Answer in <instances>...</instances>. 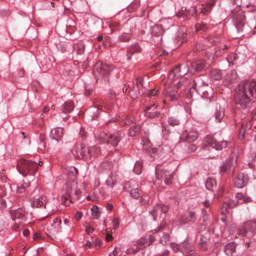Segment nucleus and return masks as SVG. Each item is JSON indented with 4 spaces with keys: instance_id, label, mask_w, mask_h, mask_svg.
<instances>
[{
    "instance_id": "1",
    "label": "nucleus",
    "mask_w": 256,
    "mask_h": 256,
    "mask_svg": "<svg viewBox=\"0 0 256 256\" xmlns=\"http://www.w3.org/2000/svg\"><path fill=\"white\" fill-rule=\"evenodd\" d=\"M256 98V80H244L241 82L236 88L234 101L237 108L246 112Z\"/></svg>"
},
{
    "instance_id": "2",
    "label": "nucleus",
    "mask_w": 256,
    "mask_h": 256,
    "mask_svg": "<svg viewBox=\"0 0 256 256\" xmlns=\"http://www.w3.org/2000/svg\"><path fill=\"white\" fill-rule=\"evenodd\" d=\"M227 144V142L224 140L217 142L212 136H208L204 139V144L210 147L208 150L210 154L208 158H218V151L226 148Z\"/></svg>"
},
{
    "instance_id": "3",
    "label": "nucleus",
    "mask_w": 256,
    "mask_h": 256,
    "mask_svg": "<svg viewBox=\"0 0 256 256\" xmlns=\"http://www.w3.org/2000/svg\"><path fill=\"white\" fill-rule=\"evenodd\" d=\"M94 150H98L96 152L97 154L100 153V150L98 146H96L90 150H88L84 144L80 142L75 145L72 152L74 158L78 160L84 159L85 160L88 158V155L92 156V152ZM90 158H92V157H90Z\"/></svg>"
},
{
    "instance_id": "4",
    "label": "nucleus",
    "mask_w": 256,
    "mask_h": 256,
    "mask_svg": "<svg viewBox=\"0 0 256 256\" xmlns=\"http://www.w3.org/2000/svg\"><path fill=\"white\" fill-rule=\"evenodd\" d=\"M114 68L112 64L98 62L94 66L93 72L95 76L99 79L100 78L104 80H108V76Z\"/></svg>"
},
{
    "instance_id": "5",
    "label": "nucleus",
    "mask_w": 256,
    "mask_h": 256,
    "mask_svg": "<svg viewBox=\"0 0 256 256\" xmlns=\"http://www.w3.org/2000/svg\"><path fill=\"white\" fill-rule=\"evenodd\" d=\"M76 183L74 182L66 184L64 193L62 195V201L66 206H68L73 200L77 198L78 191L76 190Z\"/></svg>"
},
{
    "instance_id": "6",
    "label": "nucleus",
    "mask_w": 256,
    "mask_h": 256,
    "mask_svg": "<svg viewBox=\"0 0 256 256\" xmlns=\"http://www.w3.org/2000/svg\"><path fill=\"white\" fill-rule=\"evenodd\" d=\"M121 133L117 132L116 134L110 136L104 132H101L96 136L97 142L100 143H106L110 144L112 146H116L120 140Z\"/></svg>"
},
{
    "instance_id": "7",
    "label": "nucleus",
    "mask_w": 256,
    "mask_h": 256,
    "mask_svg": "<svg viewBox=\"0 0 256 256\" xmlns=\"http://www.w3.org/2000/svg\"><path fill=\"white\" fill-rule=\"evenodd\" d=\"M192 73L193 72L191 68H188V64H180L174 68L169 73L168 78L171 80H173L180 76H182L186 74L188 72Z\"/></svg>"
},
{
    "instance_id": "8",
    "label": "nucleus",
    "mask_w": 256,
    "mask_h": 256,
    "mask_svg": "<svg viewBox=\"0 0 256 256\" xmlns=\"http://www.w3.org/2000/svg\"><path fill=\"white\" fill-rule=\"evenodd\" d=\"M256 230V222L248 221L238 228V234L241 236L250 237Z\"/></svg>"
},
{
    "instance_id": "9",
    "label": "nucleus",
    "mask_w": 256,
    "mask_h": 256,
    "mask_svg": "<svg viewBox=\"0 0 256 256\" xmlns=\"http://www.w3.org/2000/svg\"><path fill=\"white\" fill-rule=\"evenodd\" d=\"M19 172L24 176H26L31 170L37 168V165L34 161H19L17 165Z\"/></svg>"
},
{
    "instance_id": "10",
    "label": "nucleus",
    "mask_w": 256,
    "mask_h": 256,
    "mask_svg": "<svg viewBox=\"0 0 256 256\" xmlns=\"http://www.w3.org/2000/svg\"><path fill=\"white\" fill-rule=\"evenodd\" d=\"M134 88H136L137 90L135 92L132 90L129 91L133 99L137 98L138 96L146 93V89L143 86L142 80L140 78H136V85Z\"/></svg>"
},
{
    "instance_id": "11",
    "label": "nucleus",
    "mask_w": 256,
    "mask_h": 256,
    "mask_svg": "<svg viewBox=\"0 0 256 256\" xmlns=\"http://www.w3.org/2000/svg\"><path fill=\"white\" fill-rule=\"evenodd\" d=\"M160 115V112L156 110V106L155 104H152L148 106L144 112L145 116L153 118L158 117Z\"/></svg>"
},
{
    "instance_id": "12",
    "label": "nucleus",
    "mask_w": 256,
    "mask_h": 256,
    "mask_svg": "<svg viewBox=\"0 0 256 256\" xmlns=\"http://www.w3.org/2000/svg\"><path fill=\"white\" fill-rule=\"evenodd\" d=\"M197 138L198 134L194 130H190L189 131L186 130L183 134L182 138L184 139V141H186L189 144L194 142L196 140Z\"/></svg>"
},
{
    "instance_id": "13",
    "label": "nucleus",
    "mask_w": 256,
    "mask_h": 256,
    "mask_svg": "<svg viewBox=\"0 0 256 256\" xmlns=\"http://www.w3.org/2000/svg\"><path fill=\"white\" fill-rule=\"evenodd\" d=\"M128 188H130L128 190L132 197L136 199L140 198L138 185L134 182H128L124 186L125 188L128 189Z\"/></svg>"
},
{
    "instance_id": "14",
    "label": "nucleus",
    "mask_w": 256,
    "mask_h": 256,
    "mask_svg": "<svg viewBox=\"0 0 256 256\" xmlns=\"http://www.w3.org/2000/svg\"><path fill=\"white\" fill-rule=\"evenodd\" d=\"M63 132L62 128L60 127L54 128L51 130L50 136L56 141L60 142L62 140Z\"/></svg>"
},
{
    "instance_id": "15",
    "label": "nucleus",
    "mask_w": 256,
    "mask_h": 256,
    "mask_svg": "<svg viewBox=\"0 0 256 256\" xmlns=\"http://www.w3.org/2000/svg\"><path fill=\"white\" fill-rule=\"evenodd\" d=\"M195 219L194 212H189L182 214L179 220L180 224H186L188 222H192Z\"/></svg>"
},
{
    "instance_id": "16",
    "label": "nucleus",
    "mask_w": 256,
    "mask_h": 256,
    "mask_svg": "<svg viewBox=\"0 0 256 256\" xmlns=\"http://www.w3.org/2000/svg\"><path fill=\"white\" fill-rule=\"evenodd\" d=\"M168 210V207L167 206L162 204H158L154 207V209L150 211L149 212L150 215H151L153 218V220H155L156 216V212L160 210L164 213H166Z\"/></svg>"
},
{
    "instance_id": "17",
    "label": "nucleus",
    "mask_w": 256,
    "mask_h": 256,
    "mask_svg": "<svg viewBox=\"0 0 256 256\" xmlns=\"http://www.w3.org/2000/svg\"><path fill=\"white\" fill-rule=\"evenodd\" d=\"M150 245V243L146 242V238H141L138 243V246L136 248L142 249L143 248L148 246ZM137 249H134V248H130L128 250L126 251V254H134L136 252Z\"/></svg>"
},
{
    "instance_id": "18",
    "label": "nucleus",
    "mask_w": 256,
    "mask_h": 256,
    "mask_svg": "<svg viewBox=\"0 0 256 256\" xmlns=\"http://www.w3.org/2000/svg\"><path fill=\"white\" fill-rule=\"evenodd\" d=\"M31 204L33 208L45 206V198L42 196H36L32 200Z\"/></svg>"
},
{
    "instance_id": "19",
    "label": "nucleus",
    "mask_w": 256,
    "mask_h": 256,
    "mask_svg": "<svg viewBox=\"0 0 256 256\" xmlns=\"http://www.w3.org/2000/svg\"><path fill=\"white\" fill-rule=\"evenodd\" d=\"M189 244L187 242H183L180 245H178L176 244H171V247L173 249L174 252H177L178 250H180L182 252H189L192 250V248L189 250L188 248Z\"/></svg>"
},
{
    "instance_id": "20",
    "label": "nucleus",
    "mask_w": 256,
    "mask_h": 256,
    "mask_svg": "<svg viewBox=\"0 0 256 256\" xmlns=\"http://www.w3.org/2000/svg\"><path fill=\"white\" fill-rule=\"evenodd\" d=\"M169 173L170 172L168 170H162L160 173L156 171V174L158 179L164 178V183L167 185H169L171 184V181L168 180Z\"/></svg>"
},
{
    "instance_id": "21",
    "label": "nucleus",
    "mask_w": 256,
    "mask_h": 256,
    "mask_svg": "<svg viewBox=\"0 0 256 256\" xmlns=\"http://www.w3.org/2000/svg\"><path fill=\"white\" fill-rule=\"evenodd\" d=\"M206 67L205 63L202 60H198L191 64V68L194 72L204 70Z\"/></svg>"
},
{
    "instance_id": "22",
    "label": "nucleus",
    "mask_w": 256,
    "mask_h": 256,
    "mask_svg": "<svg viewBox=\"0 0 256 256\" xmlns=\"http://www.w3.org/2000/svg\"><path fill=\"white\" fill-rule=\"evenodd\" d=\"M74 108L72 101L69 100L64 103L60 107V110L64 114H68L72 112Z\"/></svg>"
},
{
    "instance_id": "23",
    "label": "nucleus",
    "mask_w": 256,
    "mask_h": 256,
    "mask_svg": "<svg viewBox=\"0 0 256 256\" xmlns=\"http://www.w3.org/2000/svg\"><path fill=\"white\" fill-rule=\"evenodd\" d=\"M141 48L138 44H135L128 49L126 56L128 60H130V57L134 54V52H141Z\"/></svg>"
},
{
    "instance_id": "24",
    "label": "nucleus",
    "mask_w": 256,
    "mask_h": 256,
    "mask_svg": "<svg viewBox=\"0 0 256 256\" xmlns=\"http://www.w3.org/2000/svg\"><path fill=\"white\" fill-rule=\"evenodd\" d=\"M247 180V178H245L243 174H239L235 182V185L238 188H242L246 185Z\"/></svg>"
},
{
    "instance_id": "25",
    "label": "nucleus",
    "mask_w": 256,
    "mask_h": 256,
    "mask_svg": "<svg viewBox=\"0 0 256 256\" xmlns=\"http://www.w3.org/2000/svg\"><path fill=\"white\" fill-rule=\"evenodd\" d=\"M24 211L22 208H18L13 210L11 212L12 220L16 221L17 220H21L24 218Z\"/></svg>"
},
{
    "instance_id": "26",
    "label": "nucleus",
    "mask_w": 256,
    "mask_h": 256,
    "mask_svg": "<svg viewBox=\"0 0 256 256\" xmlns=\"http://www.w3.org/2000/svg\"><path fill=\"white\" fill-rule=\"evenodd\" d=\"M236 246L233 242L228 244L224 248V252L226 255L228 256H234L235 252Z\"/></svg>"
},
{
    "instance_id": "27",
    "label": "nucleus",
    "mask_w": 256,
    "mask_h": 256,
    "mask_svg": "<svg viewBox=\"0 0 256 256\" xmlns=\"http://www.w3.org/2000/svg\"><path fill=\"white\" fill-rule=\"evenodd\" d=\"M164 92L166 98H170L172 101L176 100L178 98L177 92L170 88L166 90Z\"/></svg>"
},
{
    "instance_id": "28",
    "label": "nucleus",
    "mask_w": 256,
    "mask_h": 256,
    "mask_svg": "<svg viewBox=\"0 0 256 256\" xmlns=\"http://www.w3.org/2000/svg\"><path fill=\"white\" fill-rule=\"evenodd\" d=\"M224 108L220 106L218 108H216L214 113L216 120L218 122H220L224 118Z\"/></svg>"
},
{
    "instance_id": "29",
    "label": "nucleus",
    "mask_w": 256,
    "mask_h": 256,
    "mask_svg": "<svg viewBox=\"0 0 256 256\" xmlns=\"http://www.w3.org/2000/svg\"><path fill=\"white\" fill-rule=\"evenodd\" d=\"M30 185V182L27 181H23L17 186L16 192L19 194H22L24 192L26 188L29 187Z\"/></svg>"
},
{
    "instance_id": "30",
    "label": "nucleus",
    "mask_w": 256,
    "mask_h": 256,
    "mask_svg": "<svg viewBox=\"0 0 256 256\" xmlns=\"http://www.w3.org/2000/svg\"><path fill=\"white\" fill-rule=\"evenodd\" d=\"M236 78V74L234 70L231 71L226 74L225 76V80L230 84H232L235 82Z\"/></svg>"
},
{
    "instance_id": "31",
    "label": "nucleus",
    "mask_w": 256,
    "mask_h": 256,
    "mask_svg": "<svg viewBox=\"0 0 256 256\" xmlns=\"http://www.w3.org/2000/svg\"><path fill=\"white\" fill-rule=\"evenodd\" d=\"M162 29V26L155 25L151 28L152 34L154 36L160 35L163 32Z\"/></svg>"
},
{
    "instance_id": "32",
    "label": "nucleus",
    "mask_w": 256,
    "mask_h": 256,
    "mask_svg": "<svg viewBox=\"0 0 256 256\" xmlns=\"http://www.w3.org/2000/svg\"><path fill=\"white\" fill-rule=\"evenodd\" d=\"M210 76L214 80H218L222 78L220 72L218 70H212L210 72Z\"/></svg>"
},
{
    "instance_id": "33",
    "label": "nucleus",
    "mask_w": 256,
    "mask_h": 256,
    "mask_svg": "<svg viewBox=\"0 0 256 256\" xmlns=\"http://www.w3.org/2000/svg\"><path fill=\"white\" fill-rule=\"evenodd\" d=\"M216 185V182L212 178H208L206 182V187L208 190H211Z\"/></svg>"
},
{
    "instance_id": "34",
    "label": "nucleus",
    "mask_w": 256,
    "mask_h": 256,
    "mask_svg": "<svg viewBox=\"0 0 256 256\" xmlns=\"http://www.w3.org/2000/svg\"><path fill=\"white\" fill-rule=\"evenodd\" d=\"M61 220L58 218H55L53 221V224H51L52 227L53 228L54 232H57L60 229Z\"/></svg>"
},
{
    "instance_id": "35",
    "label": "nucleus",
    "mask_w": 256,
    "mask_h": 256,
    "mask_svg": "<svg viewBox=\"0 0 256 256\" xmlns=\"http://www.w3.org/2000/svg\"><path fill=\"white\" fill-rule=\"evenodd\" d=\"M92 214V218L95 219H98L100 216V212L99 211L98 208L96 206H93L91 208Z\"/></svg>"
},
{
    "instance_id": "36",
    "label": "nucleus",
    "mask_w": 256,
    "mask_h": 256,
    "mask_svg": "<svg viewBox=\"0 0 256 256\" xmlns=\"http://www.w3.org/2000/svg\"><path fill=\"white\" fill-rule=\"evenodd\" d=\"M140 129L138 126H132L129 130L128 134L130 136H134L137 135L140 132Z\"/></svg>"
},
{
    "instance_id": "37",
    "label": "nucleus",
    "mask_w": 256,
    "mask_h": 256,
    "mask_svg": "<svg viewBox=\"0 0 256 256\" xmlns=\"http://www.w3.org/2000/svg\"><path fill=\"white\" fill-rule=\"evenodd\" d=\"M169 240V236L167 233H163L160 240V242L162 245L166 244Z\"/></svg>"
},
{
    "instance_id": "38",
    "label": "nucleus",
    "mask_w": 256,
    "mask_h": 256,
    "mask_svg": "<svg viewBox=\"0 0 256 256\" xmlns=\"http://www.w3.org/2000/svg\"><path fill=\"white\" fill-rule=\"evenodd\" d=\"M130 38V35L128 33H124L118 36V39L122 42H126Z\"/></svg>"
},
{
    "instance_id": "39",
    "label": "nucleus",
    "mask_w": 256,
    "mask_h": 256,
    "mask_svg": "<svg viewBox=\"0 0 256 256\" xmlns=\"http://www.w3.org/2000/svg\"><path fill=\"white\" fill-rule=\"evenodd\" d=\"M168 124L172 126H178L180 124V120L175 117H170L168 120Z\"/></svg>"
},
{
    "instance_id": "40",
    "label": "nucleus",
    "mask_w": 256,
    "mask_h": 256,
    "mask_svg": "<svg viewBox=\"0 0 256 256\" xmlns=\"http://www.w3.org/2000/svg\"><path fill=\"white\" fill-rule=\"evenodd\" d=\"M195 28L196 32L200 30L204 31L207 29L208 26L204 24H198L195 26Z\"/></svg>"
},
{
    "instance_id": "41",
    "label": "nucleus",
    "mask_w": 256,
    "mask_h": 256,
    "mask_svg": "<svg viewBox=\"0 0 256 256\" xmlns=\"http://www.w3.org/2000/svg\"><path fill=\"white\" fill-rule=\"evenodd\" d=\"M206 47L207 46L206 44L202 43L200 42L196 44L194 48V50H196V51H200V50L206 49Z\"/></svg>"
},
{
    "instance_id": "42",
    "label": "nucleus",
    "mask_w": 256,
    "mask_h": 256,
    "mask_svg": "<svg viewBox=\"0 0 256 256\" xmlns=\"http://www.w3.org/2000/svg\"><path fill=\"white\" fill-rule=\"evenodd\" d=\"M115 180L116 178L114 176H110L106 180V184L108 186L112 188L115 184Z\"/></svg>"
},
{
    "instance_id": "43",
    "label": "nucleus",
    "mask_w": 256,
    "mask_h": 256,
    "mask_svg": "<svg viewBox=\"0 0 256 256\" xmlns=\"http://www.w3.org/2000/svg\"><path fill=\"white\" fill-rule=\"evenodd\" d=\"M246 130V128L244 126V123L243 122L242 124L241 128L239 130V138L242 140L244 137V134H245Z\"/></svg>"
},
{
    "instance_id": "44",
    "label": "nucleus",
    "mask_w": 256,
    "mask_h": 256,
    "mask_svg": "<svg viewBox=\"0 0 256 256\" xmlns=\"http://www.w3.org/2000/svg\"><path fill=\"white\" fill-rule=\"evenodd\" d=\"M228 208H230L229 206V204H228V202H224L222 206V213L224 214L225 212H227Z\"/></svg>"
},
{
    "instance_id": "45",
    "label": "nucleus",
    "mask_w": 256,
    "mask_h": 256,
    "mask_svg": "<svg viewBox=\"0 0 256 256\" xmlns=\"http://www.w3.org/2000/svg\"><path fill=\"white\" fill-rule=\"evenodd\" d=\"M254 116H253L252 119L249 120L248 122L246 124V126L248 128H251L252 126H254V128L256 130V125H254Z\"/></svg>"
},
{
    "instance_id": "46",
    "label": "nucleus",
    "mask_w": 256,
    "mask_h": 256,
    "mask_svg": "<svg viewBox=\"0 0 256 256\" xmlns=\"http://www.w3.org/2000/svg\"><path fill=\"white\" fill-rule=\"evenodd\" d=\"M158 94V92L156 89H152L149 90L147 96H156Z\"/></svg>"
},
{
    "instance_id": "47",
    "label": "nucleus",
    "mask_w": 256,
    "mask_h": 256,
    "mask_svg": "<svg viewBox=\"0 0 256 256\" xmlns=\"http://www.w3.org/2000/svg\"><path fill=\"white\" fill-rule=\"evenodd\" d=\"M238 203V200H231L228 204H229V206L230 208H234L236 206Z\"/></svg>"
},
{
    "instance_id": "48",
    "label": "nucleus",
    "mask_w": 256,
    "mask_h": 256,
    "mask_svg": "<svg viewBox=\"0 0 256 256\" xmlns=\"http://www.w3.org/2000/svg\"><path fill=\"white\" fill-rule=\"evenodd\" d=\"M113 222H114V230H116L119 226L120 220L118 218H115Z\"/></svg>"
},
{
    "instance_id": "49",
    "label": "nucleus",
    "mask_w": 256,
    "mask_h": 256,
    "mask_svg": "<svg viewBox=\"0 0 256 256\" xmlns=\"http://www.w3.org/2000/svg\"><path fill=\"white\" fill-rule=\"evenodd\" d=\"M188 152H194V150H196V144H189V146H188Z\"/></svg>"
},
{
    "instance_id": "50",
    "label": "nucleus",
    "mask_w": 256,
    "mask_h": 256,
    "mask_svg": "<svg viewBox=\"0 0 256 256\" xmlns=\"http://www.w3.org/2000/svg\"><path fill=\"white\" fill-rule=\"evenodd\" d=\"M231 161H226L225 163L224 164L222 170L224 171H226L228 170L230 163Z\"/></svg>"
},
{
    "instance_id": "51",
    "label": "nucleus",
    "mask_w": 256,
    "mask_h": 256,
    "mask_svg": "<svg viewBox=\"0 0 256 256\" xmlns=\"http://www.w3.org/2000/svg\"><path fill=\"white\" fill-rule=\"evenodd\" d=\"M79 135L82 137V139L84 138L86 136V133L84 131L83 128H81L80 132H79Z\"/></svg>"
},
{
    "instance_id": "52",
    "label": "nucleus",
    "mask_w": 256,
    "mask_h": 256,
    "mask_svg": "<svg viewBox=\"0 0 256 256\" xmlns=\"http://www.w3.org/2000/svg\"><path fill=\"white\" fill-rule=\"evenodd\" d=\"M244 194L242 193H237L236 195V198L237 200H242L243 201Z\"/></svg>"
},
{
    "instance_id": "53",
    "label": "nucleus",
    "mask_w": 256,
    "mask_h": 256,
    "mask_svg": "<svg viewBox=\"0 0 256 256\" xmlns=\"http://www.w3.org/2000/svg\"><path fill=\"white\" fill-rule=\"evenodd\" d=\"M207 242V238L206 237H203L200 238L199 244H202V248L204 249H206V248L204 246H202V244H206Z\"/></svg>"
},
{
    "instance_id": "54",
    "label": "nucleus",
    "mask_w": 256,
    "mask_h": 256,
    "mask_svg": "<svg viewBox=\"0 0 256 256\" xmlns=\"http://www.w3.org/2000/svg\"><path fill=\"white\" fill-rule=\"evenodd\" d=\"M120 252V250L119 248H115L114 251L110 254L109 256H116Z\"/></svg>"
},
{
    "instance_id": "55",
    "label": "nucleus",
    "mask_w": 256,
    "mask_h": 256,
    "mask_svg": "<svg viewBox=\"0 0 256 256\" xmlns=\"http://www.w3.org/2000/svg\"><path fill=\"white\" fill-rule=\"evenodd\" d=\"M252 201V198L250 197L244 195V200L242 202L248 203V202H250Z\"/></svg>"
},
{
    "instance_id": "56",
    "label": "nucleus",
    "mask_w": 256,
    "mask_h": 256,
    "mask_svg": "<svg viewBox=\"0 0 256 256\" xmlns=\"http://www.w3.org/2000/svg\"><path fill=\"white\" fill-rule=\"evenodd\" d=\"M94 230V229L90 226H87L86 228V232L88 234H90L91 233H92V232Z\"/></svg>"
},
{
    "instance_id": "57",
    "label": "nucleus",
    "mask_w": 256,
    "mask_h": 256,
    "mask_svg": "<svg viewBox=\"0 0 256 256\" xmlns=\"http://www.w3.org/2000/svg\"><path fill=\"white\" fill-rule=\"evenodd\" d=\"M82 217V214L81 212H77L75 214V218L77 220H80Z\"/></svg>"
},
{
    "instance_id": "58",
    "label": "nucleus",
    "mask_w": 256,
    "mask_h": 256,
    "mask_svg": "<svg viewBox=\"0 0 256 256\" xmlns=\"http://www.w3.org/2000/svg\"><path fill=\"white\" fill-rule=\"evenodd\" d=\"M70 172L74 174H78V170L74 167V166H72L70 168Z\"/></svg>"
},
{
    "instance_id": "59",
    "label": "nucleus",
    "mask_w": 256,
    "mask_h": 256,
    "mask_svg": "<svg viewBox=\"0 0 256 256\" xmlns=\"http://www.w3.org/2000/svg\"><path fill=\"white\" fill-rule=\"evenodd\" d=\"M184 82V78H182L180 80L178 81V82L176 84V87L178 88H180V86L182 85V84Z\"/></svg>"
},
{
    "instance_id": "60",
    "label": "nucleus",
    "mask_w": 256,
    "mask_h": 256,
    "mask_svg": "<svg viewBox=\"0 0 256 256\" xmlns=\"http://www.w3.org/2000/svg\"><path fill=\"white\" fill-rule=\"evenodd\" d=\"M201 12L204 14L206 15L208 13V9L206 8H203L201 10Z\"/></svg>"
},
{
    "instance_id": "61",
    "label": "nucleus",
    "mask_w": 256,
    "mask_h": 256,
    "mask_svg": "<svg viewBox=\"0 0 256 256\" xmlns=\"http://www.w3.org/2000/svg\"><path fill=\"white\" fill-rule=\"evenodd\" d=\"M164 227V226L160 225L158 228L153 230L152 232H153V233H156L157 232H158L160 230H162Z\"/></svg>"
},
{
    "instance_id": "62",
    "label": "nucleus",
    "mask_w": 256,
    "mask_h": 256,
    "mask_svg": "<svg viewBox=\"0 0 256 256\" xmlns=\"http://www.w3.org/2000/svg\"><path fill=\"white\" fill-rule=\"evenodd\" d=\"M41 238H42V236L40 234L36 233L34 234L33 238L34 240H36L37 239H40Z\"/></svg>"
},
{
    "instance_id": "63",
    "label": "nucleus",
    "mask_w": 256,
    "mask_h": 256,
    "mask_svg": "<svg viewBox=\"0 0 256 256\" xmlns=\"http://www.w3.org/2000/svg\"><path fill=\"white\" fill-rule=\"evenodd\" d=\"M210 214H204L203 216V220L204 222L207 221L208 218V217H210Z\"/></svg>"
},
{
    "instance_id": "64",
    "label": "nucleus",
    "mask_w": 256,
    "mask_h": 256,
    "mask_svg": "<svg viewBox=\"0 0 256 256\" xmlns=\"http://www.w3.org/2000/svg\"><path fill=\"white\" fill-rule=\"evenodd\" d=\"M174 178V174L173 172L169 173L168 176V180L171 181V183L172 182V180Z\"/></svg>"
}]
</instances>
